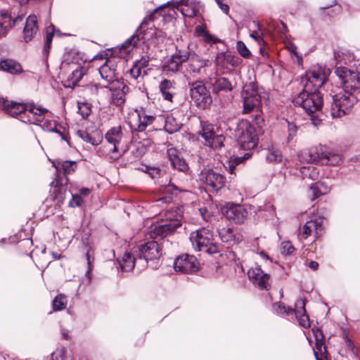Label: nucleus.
<instances>
[{
    "label": "nucleus",
    "instance_id": "f257e3e1",
    "mask_svg": "<svg viewBox=\"0 0 360 360\" xmlns=\"http://www.w3.org/2000/svg\"><path fill=\"white\" fill-rule=\"evenodd\" d=\"M243 114H251L250 120L240 124L236 131L237 141L243 150H252L257 144L258 137L264 132L265 125L262 105L266 94L251 82L245 84L241 91Z\"/></svg>",
    "mask_w": 360,
    "mask_h": 360
},
{
    "label": "nucleus",
    "instance_id": "f03ea898",
    "mask_svg": "<svg viewBox=\"0 0 360 360\" xmlns=\"http://www.w3.org/2000/svg\"><path fill=\"white\" fill-rule=\"evenodd\" d=\"M334 56L337 60V65H339L336 68L335 73L340 80L342 89L352 93V94H356L359 98L360 72L356 70L342 66L343 64H347L350 61L352 56L344 53L335 52Z\"/></svg>",
    "mask_w": 360,
    "mask_h": 360
},
{
    "label": "nucleus",
    "instance_id": "7ed1b4c3",
    "mask_svg": "<svg viewBox=\"0 0 360 360\" xmlns=\"http://www.w3.org/2000/svg\"><path fill=\"white\" fill-rule=\"evenodd\" d=\"M0 108L13 117H17L23 122L35 123L42 120V115L46 113L48 110L37 107L34 104L27 105L9 101L0 98Z\"/></svg>",
    "mask_w": 360,
    "mask_h": 360
},
{
    "label": "nucleus",
    "instance_id": "20e7f679",
    "mask_svg": "<svg viewBox=\"0 0 360 360\" xmlns=\"http://www.w3.org/2000/svg\"><path fill=\"white\" fill-rule=\"evenodd\" d=\"M295 105L302 107L304 111L311 116V121L314 127H318L321 123L317 114L321 110L323 105V96L317 90L303 89L292 101Z\"/></svg>",
    "mask_w": 360,
    "mask_h": 360
},
{
    "label": "nucleus",
    "instance_id": "39448f33",
    "mask_svg": "<svg viewBox=\"0 0 360 360\" xmlns=\"http://www.w3.org/2000/svg\"><path fill=\"white\" fill-rule=\"evenodd\" d=\"M137 251L139 259L137 268L141 269L146 265L153 269H157L161 264L162 248L156 240H151L141 245Z\"/></svg>",
    "mask_w": 360,
    "mask_h": 360
},
{
    "label": "nucleus",
    "instance_id": "423d86ee",
    "mask_svg": "<svg viewBox=\"0 0 360 360\" xmlns=\"http://www.w3.org/2000/svg\"><path fill=\"white\" fill-rule=\"evenodd\" d=\"M331 98L330 114L333 117H341L348 114L359 98L357 95L352 94L342 89L339 92L331 94Z\"/></svg>",
    "mask_w": 360,
    "mask_h": 360
},
{
    "label": "nucleus",
    "instance_id": "0eeeda50",
    "mask_svg": "<svg viewBox=\"0 0 360 360\" xmlns=\"http://www.w3.org/2000/svg\"><path fill=\"white\" fill-rule=\"evenodd\" d=\"M105 141L110 146H103L98 151L100 156H103L112 160L119 159L122 153L119 152L118 146L124 139L121 126L112 127L105 134Z\"/></svg>",
    "mask_w": 360,
    "mask_h": 360
},
{
    "label": "nucleus",
    "instance_id": "6e6552de",
    "mask_svg": "<svg viewBox=\"0 0 360 360\" xmlns=\"http://www.w3.org/2000/svg\"><path fill=\"white\" fill-rule=\"evenodd\" d=\"M149 25L148 20L146 18L143 20L135 33L122 44V49H124L125 53L129 52L131 49L135 46L139 40L145 43L153 37H165L164 32L156 30L153 26L148 27Z\"/></svg>",
    "mask_w": 360,
    "mask_h": 360
},
{
    "label": "nucleus",
    "instance_id": "1a4fd4ad",
    "mask_svg": "<svg viewBox=\"0 0 360 360\" xmlns=\"http://www.w3.org/2000/svg\"><path fill=\"white\" fill-rule=\"evenodd\" d=\"M190 240L195 250L210 255L218 252V246L214 242L212 232L206 228L198 229L190 234Z\"/></svg>",
    "mask_w": 360,
    "mask_h": 360
},
{
    "label": "nucleus",
    "instance_id": "9d476101",
    "mask_svg": "<svg viewBox=\"0 0 360 360\" xmlns=\"http://www.w3.org/2000/svg\"><path fill=\"white\" fill-rule=\"evenodd\" d=\"M329 73V69H326L325 67H322L319 65L311 67L302 79L304 89L318 90V88L321 87L326 83Z\"/></svg>",
    "mask_w": 360,
    "mask_h": 360
},
{
    "label": "nucleus",
    "instance_id": "9b49d317",
    "mask_svg": "<svg viewBox=\"0 0 360 360\" xmlns=\"http://www.w3.org/2000/svg\"><path fill=\"white\" fill-rule=\"evenodd\" d=\"M188 86L191 99L198 108L205 109L211 105L212 96L202 80L188 82Z\"/></svg>",
    "mask_w": 360,
    "mask_h": 360
},
{
    "label": "nucleus",
    "instance_id": "f8f14e48",
    "mask_svg": "<svg viewBox=\"0 0 360 360\" xmlns=\"http://www.w3.org/2000/svg\"><path fill=\"white\" fill-rule=\"evenodd\" d=\"M201 126L200 134L205 139V144L214 150L221 149L225 141V136L221 130L213 124L205 122L202 123Z\"/></svg>",
    "mask_w": 360,
    "mask_h": 360
},
{
    "label": "nucleus",
    "instance_id": "ddd939ff",
    "mask_svg": "<svg viewBox=\"0 0 360 360\" xmlns=\"http://www.w3.org/2000/svg\"><path fill=\"white\" fill-rule=\"evenodd\" d=\"M210 66L211 61L209 59L202 58L193 53L187 61L186 71L193 77L202 79L207 75V69Z\"/></svg>",
    "mask_w": 360,
    "mask_h": 360
},
{
    "label": "nucleus",
    "instance_id": "4468645a",
    "mask_svg": "<svg viewBox=\"0 0 360 360\" xmlns=\"http://www.w3.org/2000/svg\"><path fill=\"white\" fill-rule=\"evenodd\" d=\"M199 180L215 192L224 188L226 184V177L212 169H202L199 174Z\"/></svg>",
    "mask_w": 360,
    "mask_h": 360
},
{
    "label": "nucleus",
    "instance_id": "2eb2a0df",
    "mask_svg": "<svg viewBox=\"0 0 360 360\" xmlns=\"http://www.w3.org/2000/svg\"><path fill=\"white\" fill-rule=\"evenodd\" d=\"M248 275L252 283L260 290L269 289L270 284V275L264 273L261 269L259 265L255 264L250 268L248 271Z\"/></svg>",
    "mask_w": 360,
    "mask_h": 360
},
{
    "label": "nucleus",
    "instance_id": "dca6fc26",
    "mask_svg": "<svg viewBox=\"0 0 360 360\" xmlns=\"http://www.w3.org/2000/svg\"><path fill=\"white\" fill-rule=\"evenodd\" d=\"M198 262L195 257L190 255H183L176 258L174 262V269L176 271L189 274L198 269Z\"/></svg>",
    "mask_w": 360,
    "mask_h": 360
},
{
    "label": "nucleus",
    "instance_id": "f3484780",
    "mask_svg": "<svg viewBox=\"0 0 360 360\" xmlns=\"http://www.w3.org/2000/svg\"><path fill=\"white\" fill-rule=\"evenodd\" d=\"M330 150L325 146L311 148L307 153H302L300 159L309 162L325 165L328 155H330Z\"/></svg>",
    "mask_w": 360,
    "mask_h": 360
},
{
    "label": "nucleus",
    "instance_id": "a211bd4d",
    "mask_svg": "<svg viewBox=\"0 0 360 360\" xmlns=\"http://www.w3.org/2000/svg\"><path fill=\"white\" fill-rule=\"evenodd\" d=\"M106 87L112 92V101L115 105L120 106L124 103L125 96L129 90L127 84L120 80H117Z\"/></svg>",
    "mask_w": 360,
    "mask_h": 360
},
{
    "label": "nucleus",
    "instance_id": "6ab92c4d",
    "mask_svg": "<svg viewBox=\"0 0 360 360\" xmlns=\"http://www.w3.org/2000/svg\"><path fill=\"white\" fill-rule=\"evenodd\" d=\"M177 229L175 225H172L163 221L161 224L150 227V238L162 239L169 235L173 234Z\"/></svg>",
    "mask_w": 360,
    "mask_h": 360
},
{
    "label": "nucleus",
    "instance_id": "aec40b11",
    "mask_svg": "<svg viewBox=\"0 0 360 360\" xmlns=\"http://www.w3.org/2000/svg\"><path fill=\"white\" fill-rule=\"evenodd\" d=\"M101 77L108 82L110 85L119 80L116 76V63L114 58L106 60L105 63L99 68Z\"/></svg>",
    "mask_w": 360,
    "mask_h": 360
},
{
    "label": "nucleus",
    "instance_id": "412c9836",
    "mask_svg": "<svg viewBox=\"0 0 360 360\" xmlns=\"http://www.w3.org/2000/svg\"><path fill=\"white\" fill-rule=\"evenodd\" d=\"M312 333L315 338V348L314 354L316 360H325L327 359L326 347L324 343V338L321 330L319 328H313Z\"/></svg>",
    "mask_w": 360,
    "mask_h": 360
},
{
    "label": "nucleus",
    "instance_id": "4be33fe9",
    "mask_svg": "<svg viewBox=\"0 0 360 360\" xmlns=\"http://www.w3.org/2000/svg\"><path fill=\"white\" fill-rule=\"evenodd\" d=\"M247 211L245 208L238 205H231L226 207L224 212L225 217L236 224H241L247 216Z\"/></svg>",
    "mask_w": 360,
    "mask_h": 360
},
{
    "label": "nucleus",
    "instance_id": "5701e85b",
    "mask_svg": "<svg viewBox=\"0 0 360 360\" xmlns=\"http://www.w3.org/2000/svg\"><path fill=\"white\" fill-rule=\"evenodd\" d=\"M184 209L182 207H172L166 210L165 213V219L164 221L175 225L176 228L181 226L183 220Z\"/></svg>",
    "mask_w": 360,
    "mask_h": 360
},
{
    "label": "nucleus",
    "instance_id": "b1692460",
    "mask_svg": "<svg viewBox=\"0 0 360 360\" xmlns=\"http://www.w3.org/2000/svg\"><path fill=\"white\" fill-rule=\"evenodd\" d=\"M240 63V58L224 52L218 53L214 58V64L217 67H226L228 65L238 67Z\"/></svg>",
    "mask_w": 360,
    "mask_h": 360
},
{
    "label": "nucleus",
    "instance_id": "393cba45",
    "mask_svg": "<svg viewBox=\"0 0 360 360\" xmlns=\"http://www.w3.org/2000/svg\"><path fill=\"white\" fill-rule=\"evenodd\" d=\"M331 185L328 180L319 181L309 187V195L312 200L326 195L330 191Z\"/></svg>",
    "mask_w": 360,
    "mask_h": 360
},
{
    "label": "nucleus",
    "instance_id": "a878e982",
    "mask_svg": "<svg viewBox=\"0 0 360 360\" xmlns=\"http://www.w3.org/2000/svg\"><path fill=\"white\" fill-rule=\"evenodd\" d=\"M38 31L37 18L34 15H30L26 20L25 26L23 30V39L25 42L32 40Z\"/></svg>",
    "mask_w": 360,
    "mask_h": 360
},
{
    "label": "nucleus",
    "instance_id": "bb28decb",
    "mask_svg": "<svg viewBox=\"0 0 360 360\" xmlns=\"http://www.w3.org/2000/svg\"><path fill=\"white\" fill-rule=\"evenodd\" d=\"M167 156L172 167L181 172H186L188 169V166L186 161L181 158L177 153V150L171 148L167 150Z\"/></svg>",
    "mask_w": 360,
    "mask_h": 360
},
{
    "label": "nucleus",
    "instance_id": "cd10ccee",
    "mask_svg": "<svg viewBox=\"0 0 360 360\" xmlns=\"http://www.w3.org/2000/svg\"><path fill=\"white\" fill-rule=\"evenodd\" d=\"M139 256H137V251L134 254L131 252H125L122 259L119 260V264L121 269L124 271H131L135 265H137Z\"/></svg>",
    "mask_w": 360,
    "mask_h": 360
},
{
    "label": "nucleus",
    "instance_id": "c85d7f7f",
    "mask_svg": "<svg viewBox=\"0 0 360 360\" xmlns=\"http://www.w3.org/2000/svg\"><path fill=\"white\" fill-rule=\"evenodd\" d=\"M184 63L185 61L180 60L176 56L172 55L163 64L162 70L167 75L176 73L181 70Z\"/></svg>",
    "mask_w": 360,
    "mask_h": 360
},
{
    "label": "nucleus",
    "instance_id": "c756f323",
    "mask_svg": "<svg viewBox=\"0 0 360 360\" xmlns=\"http://www.w3.org/2000/svg\"><path fill=\"white\" fill-rule=\"evenodd\" d=\"M160 91L165 101L172 102L175 94L174 82L169 79H163L159 85Z\"/></svg>",
    "mask_w": 360,
    "mask_h": 360
},
{
    "label": "nucleus",
    "instance_id": "7c9ffc66",
    "mask_svg": "<svg viewBox=\"0 0 360 360\" xmlns=\"http://www.w3.org/2000/svg\"><path fill=\"white\" fill-rule=\"evenodd\" d=\"M322 224L323 220L320 218L307 221L303 226V231L302 233L303 238H307L313 231H314L316 234H319L322 230Z\"/></svg>",
    "mask_w": 360,
    "mask_h": 360
},
{
    "label": "nucleus",
    "instance_id": "2f4dec72",
    "mask_svg": "<svg viewBox=\"0 0 360 360\" xmlns=\"http://www.w3.org/2000/svg\"><path fill=\"white\" fill-rule=\"evenodd\" d=\"M219 236L224 243L229 245L235 244L240 240V236L236 235L235 231L230 227H222L219 229Z\"/></svg>",
    "mask_w": 360,
    "mask_h": 360
},
{
    "label": "nucleus",
    "instance_id": "473e14b6",
    "mask_svg": "<svg viewBox=\"0 0 360 360\" xmlns=\"http://www.w3.org/2000/svg\"><path fill=\"white\" fill-rule=\"evenodd\" d=\"M175 6L183 15L188 18H193L198 13V10L190 3V0H180L176 2Z\"/></svg>",
    "mask_w": 360,
    "mask_h": 360
},
{
    "label": "nucleus",
    "instance_id": "72a5a7b5",
    "mask_svg": "<svg viewBox=\"0 0 360 360\" xmlns=\"http://www.w3.org/2000/svg\"><path fill=\"white\" fill-rule=\"evenodd\" d=\"M86 71L82 66H78L74 70L72 73L68 76L67 80L65 82L64 86L66 88H74L78 84V82L81 80L82 77L84 75Z\"/></svg>",
    "mask_w": 360,
    "mask_h": 360
},
{
    "label": "nucleus",
    "instance_id": "f704fd0d",
    "mask_svg": "<svg viewBox=\"0 0 360 360\" xmlns=\"http://www.w3.org/2000/svg\"><path fill=\"white\" fill-rule=\"evenodd\" d=\"M139 124L137 130L139 131H143L148 126L150 125L155 120V116L152 114H148L146 110L142 109L138 112Z\"/></svg>",
    "mask_w": 360,
    "mask_h": 360
},
{
    "label": "nucleus",
    "instance_id": "c9c22d12",
    "mask_svg": "<svg viewBox=\"0 0 360 360\" xmlns=\"http://www.w3.org/2000/svg\"><path fill=\"white\" fill-rule=\"evenodd\" d=\"M299 175L302 179L316 181L319 178V170L313 165L302 166L300 168Z\"/></svg>",
    "mask_w": 360,
    "mask_h": 360
},
{
    "label": "nucleus",
    "instance_id": "e433bc0d",
    "mask_svg": "<svg viewBox=\"0 0 360 360\" xmlns=\"http://www.w3.org/2000/svg\"><path fill=\"white\" fill-rule=\"evenodd\" d=\"M0 68L11 74H19L22 71L20 63L11 59L2 60L0 62Z\"/></svg>",
    "mask_w": 360,
    "mask_h": 360
},
{
    "label": "nucleus",
    "instance_id": "4c0bfd02",
    "mask_svg": "<svg viewBox=\"0 0 360 360\" xmlns=\"http://www.w3.org/2000/svg\"><path fill=\"white\" fill-rule=\"evenodd\" d=\"M233 87L231 82L226 77H218L213 83V92L218 94L219 91H231Z\"/></svg>",
    "mask_w": 360,
    "mask_h": 360
},
{
    "label": "nucleus",
    "instance_id": "58836bf2",
    "mask_svg": "<svg viewBox=\"0 0 360 360\" xmlns=\"http://www.w3.org/2000/svg\"><path fill=\"white\" fill-rule=\"evenodd\" d=\"M145 152L146 148L143 145L140 143L132 145L129 148V156L128 157V161L132 162L140 159L143 155Z\"/></svg>",
    "mask_w": 360,
    "mask_h": 360
},
{
    "label": "nucleus",
    "instance_id": "ea45409f",
    "mask_svg": "<svg viewBox=\"0 0 360 360\" xmlns=\"http://www.w3.org/2000/svg\"><path fill=\"white\" fill-rule=\"evenodd\" d=\"M56 170L62 169L65 175L74 172L77 168V162L65 160L53 163Z\"/></svg>",
    "mask_w": 360,
    "mask_h": 360
},
{
    "label": "nucleus",
    "instance_id": "a19ab883",
    "mask_svg": "<svg viewBox=\"0 0 360 360\" xmlns=\"http://www.w3.org/2000/svg\"><path fill=\"white\" fill-rule=\"evenodd\" d=\"M76 135L82 141L91 144L92 146H97L101 143V136L98 134L97 136L89 134L85 130H77Z\"/></svg>",
    "mask_w": 360,
    "mask_h": 360
},
{
    "label": "nucleus",
    "instance_id": "79ce46f5",
    "mask_svg": "<svg viewBox=\"0 0 360 360\" xmlns=\"http://www.w3.org/2000/svg\"><path fill=\"white\" fill-rule=\"evenodd\" d=\"M256 213L264 219L269 220L272 219L275 215V209L271 204L267 203L263 206H259Z\"/></svg>",
    "mask_w": 360,
    "mask_h": 360
},
{
    "label": "nucleus",
    "instance_id": "37998d69",
    "mask_svg": "<svg viewBox=\"0 0 360 360\" xmlns=\"http://www.w3.org/2000/svg\"><path fill=\"white\" fill-rule=\"evenodd\" d=\"M142 171L147 173L152 179L159 181V179L165 174V171L159 167L143 165Z\"/></svg>",
    "mask_w": 360,
    "mask_h": 360
},
{
    "label": "nucleus",
    "instance_id": "c03bdc74",
    "mask_svg": "<svg viewBox=\"0 0 360 360\" xmlns=\"http://www.w3.org/2000/svg\"><path fill=\"white\" fill-rule=\"evenodd\" d=\"M273 309L277 314L281 316H288L292 314H295V316L297 315V309L286 307L283 303L280 302L274 303L273 304Z\"/></svg>",
    "mask_w": 360,
    "mask_h": 360
},
{
    "label": "nucleus",
    "instance_id": "a18cd8bd",
    "mask_svg": "<svg viewBox=\"0 0 360 360\" xmlns=\"http://www.w3.org/2000/svg\"><path fill=\"white\" fill-rule=\"evenodd\" d=\"M298 304L301 305L302 311H298L297 309V315L296 316V317L298 318V321H299L300 326H302L304 328L309 327L310 325L309 319L308 316L306 314L304 301L302 300L298 301L296 303V306L297 307Z\"/></svg>",
    "mask_w": 360,
    "mask_h": 360
},
{
    "label": "nucleus",
    "instance_id": "49530a36",
    "mask_svg": "<svg viewBox=\"0 0 360 360\" xmlns=\"http://www.w3.org/2000/svg\"><path fill=\"white\" fill-rule=\"evenodd\" d=\"M181 129V124L179 123L172 116H167L165 119V129L169 134H173Z\"/></svg>",
    "mask_w": 360,
    "mask_h": 360
},
{
    "label": "nucleus",
    "instance_id": "de8ad7c7",
    "mask_svg": "<svg viewBox=\"0 0 360 360\" xmlns=\"http://www.w3.org/2000/svg\"><path fill=\"white\" fill-rule=\"evenodd\" d=\"M55 32V27L53 25H49L46 28V34L45 39V44L44 47V54L48 55L49 53L53 37Z\"/></svg>",
    "mask_w": 360,
    "mask_h": 360
},
{
    "label": "nucleus",
    "instance_id": "09e8293b",
    "mask_svg": "<svg viewBox=\"0 0 360 360\" xmlns=\"http://www.w3.org/2000/svg\"><path fill=\"white\" fill-rule=\"evenodd\" d=\"M67 305V298L63 295H57L52 302V306L54 311H60L64 309Z\"/></svg>",
    "mask_w": 360,
    "mask_h": 360
},
{
    "label": "nucleus",
    "instance_id": "8fccbe9b",
    "mask_svg": "<svg viewBox=\"0 0 360 360\" xmlns=\"http://www.w3.org/2000/svg\"><path fill=\"white\" fill-rule=\"evenodd\" d=\"M44 113L42 115V120L40 122H36L34 124L39 125L41 129L46 131L53 132L56 131L57 124L55 121L44 120Z\"/></svg>",
    "mask_w": 360,
    "mask_h": 360
},
{
    "label": "nucleus",
    "instance_id": "3c124183",
    "mask_svg": "<svg viewBox=\"0 0 360 360\" xmlns=\"http://www.w3.org/2000/svg\"><path fill=\"white\" fill-rule=\"evenodd\" d=\"M266 159L270 162H280L282 160V155L278 150L272 148L267 150Z\"/></svg>",
    "mask_w": 360,
    "mask_h": 360
},
{
    "label": "nucleus",
    "instance_id": "603ef678",
    "mask_svg": "<svg viewBox=\"0 0 360 360\" xmlns=\"http://www.w3.org/2000/svg\"><path fill=\"white\" fill-rule=\"evenodd\" d=\"M333 8L330 12H328L327 14L331 17L338 15L342 11V7L340 5L337 4V0H333L332 4H328L323 6H321L320 8L321 10H328L329 8Z\"/></svg>",
    "mask_w": 360,
    "mask_h": 360
},
{
    "label": "nucleus",
    "instance_id": "864d4df0",
    "mask_svg": "<svg viewBox=\"0 0 360 360\" xmlns=\"http://www.w3.org/2000/svg\"><path fill=\"white\" fill-rule=\"evenodd\" d=\"M342 162V156L340 154L335 153L332 150H330V155H328L327 160L325 165L337 166Z\"/></svg>",
    "mask_w": 360,
    "mask_h": 360
},
{
    "label": "nucleus",
    "instance_id": "5fc2aeb1",
    "mask_svg": "<svg viewBox=\"0 0 360 360\" xmlns=\"http://www.w3.org/2000/svg\"><path fill=\"white\" fill-rule=\"evenodd\" d=\"M0 20H2L1 22L5 24L7 27H12L15 24V20L12 21V16L6 10L0 11Z\"/></svg>",
    "mask_w": 360,
    "mask_h": 360
},
{
    "label": "nucleus",
    "instance_id": "6e6d98bb",
    "mask_svg": "<svg viewBox=\"0 0 360 360\" xmlns=\"http://www.w3.org/2000/svg\"><path fill=\"white\" fill-rule=\"evenodd\" d=\"M86 260H87L88 269L85 273L84 277L83 278L82 282L84 285H89L91 281V271L92 269V266L91 264L90 255H89V251L86 253Z\"/></svg>",
    "mask_w": 360,
    "mask_h": 360
},
{
    "label": "nucleus",
    "instance_id": "4d7b16f0",
    "mask_svg": "<svg viewBox=\"0 0 360 360\" xmlns=\"http://www.w3.org/2000/svg\"><path fill=\"white\" fill-rule=\"evenodd\" d=\"M53 133L58 134L61 141L66 142L67 144L70 146L69 134L64 127H62L61 126H59V127H57L56 131H54Z\"/></svg>",
    "mask_w": 360,
    "mask_h": 360
},
{
    "label": "nucleus",
    "instance_id": "13d9d810",
    "mask_svg": "<svg viewBox=\"0 0 360 360\" xmlns=\"http://www.w3.org/2000/svg\"><path fill=\"white\" fill-rule=\"evenodd\" d=\"M91 112V108L89 103H78V113H79L83 118H86Z\"/></svg>",
    "mask_w": 360,
    "mask_h": 360
},
{
    "label": "nucleus",
    "instance_id": "bf43d9fd",
    "mask_svg": "<svg viewBox=\"0 0 360 360\" xmlns=\"http://www.w3.org/2000/svg\"><path fill=\"white\" fill-rule=\"evenodd\" d=\"M255 30H254L252 33H250V37L254 39L255 41H259L262 38V26L261 25L256 21L253 22Z\"/></svg>",
    "mask_w": 360,
    "mask_h": 360
},
{
    "label": "nucleus",
    "instance_id": "052dcab7",
    "mask_svg": "<svg viewBox=\"0 0 360 360\" xmlns=\"http://www.w3.org/2000/svg\"><path fill=\"white\" fill-rule=\"evenodd\" d=\"M146 74V70H143L136 64L129 70V75L134 79H138L139 77L143 76Z\"/></svg>",
    "mask_w": 360,
    "mask_h": 360
},
{
    "label": "nucleus",
    "instance_id": "680f3d73",
    "mask_svg": "<svg viewBox=\"0 0 360 360\" xmlns=\"http://www.w3.org/2000/svg\"><path fill=\"white\" fill-rule=\"evenodd\" d=\"M172 55L176 56V57L180 60L187 62L192 54H190L188 49H180L176 47L175 53Z\"/></svg>",
    "mask_w": 360,
    "mask_h": 360
},
{
    "label": "nucleus",
    "instance_id": "e2e57ef3",
    "mask_svg": "<svg viewBox=\"0 0 360 360\" xmlns=\"http://www.w3.org/2000/svg\"><path fill=\"white\" fill-rule=\"evenodd\" d=\"M243 162L242 157H231L229 161V171L231 174L234 173L236 167Z\"/></svg>",
    "mask_w": 360,
    "mask_h": 360
},
{
    "label": "nucleus",
    "instance_id": "0e129e2a",
    "mask_svg": "<svg viewBox=\"0 0 360 360\" xmlns=\"http://www.w3.org/2000/svg\"><path fill=\"white\" fill-rule=\"evenodd\" d=\"M236 47L238 53L242 57L247 58L250 56V51L243 41H238L237 42Z\"/></svg>",
    "mask_w": 360,
    "mask_h": 360
},
{
    "label": "nucleus",
    "instance_id": "69168bd1",
    "mask_svg": "<svg viewBox=\"0 0 360 360\" xmlns=\"http://www.w3.org/2000/svg\"><path fill=\"white\" fill-rule=\"evenodd\" d=\"M288 141L290 142L297 134V127L293 122L288 121Z\"/></svg>",
    "mask_w": 360,
    "mask_h": 360
},
{
    "label": "nucleus",
    "instance_id": "338daca9",
    "mask_svg": "<svg viewBox=\"0 0 360 360\" xmlns=\"http://www.w3.org/2000/svg\"><path fill=\"white\" fill-rule=\"evenodd\" d=\"M65 359V351L63 349H58L53 352L50 358H47L46 360H64Z\"/></svg>",
    "mask_w": 360,
    "mask_h": 360
},
{
    "label": "nucleus",
    "instance_id": "774afa93",
    "mask_svg": "<svg viewBox=\"0 0 360 360\" xmlns=\"http://www.w3.org/2000/svg\"><path fill=\"white\" fill-rule=\"evenodd\" d=\"M281 249L283 254L290 255L294 250V247L290 241H284L282 243Z\"/></svg>",
    "mask_w": 360,
    "mask_h": 360
}]
</instances>
